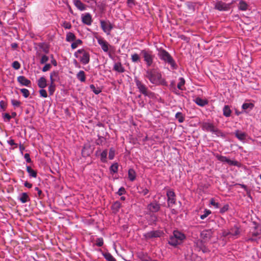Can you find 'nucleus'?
Here are the masks:
<instances>
[{
  "instance_id": "obj_48",
  "label": "nucleus",
  "mask_w": 261,
  "mask_h": 261,
  "mask_svg": "<svg viewBox=\"0 0 261 261\" xmlns=\"http://www.w3.org/2000/svg\"><path fill=\"white\" fill-rule=\"evenodd\" d=\"M96 245L98 247H101L103 244V240L102 238H97L96 240Z\"/></svg>"
},
{
  "instance_id": "obj_35",
  "label": "nucleus",
  "mask_w": 261,
  "mask_h": 261,
  "mask_svg": "<svg viewBox=\"0 0 261 261\" xmlns=\"http://www.w3.org/2000/svg\"><path fill=\"white\" fill-rule=\"evenodd\" d=\"M131 59L133 62L138 63L140 62V57L138 54L135 53L131 56Z\"/></svg>"
},
{
  "instance_id": "obj_30",
  "label": "nucleus",
  "mask_w": 261,
  "mask_h": 261,
  "mask_svg": "<svg viewBox=\"0 0 261 261\" xmlns=\"http://www.w3.org/2000/svg\"><path fill=\"white\" fill-rule=\"evenodd\" d=\"M128 178L132 181H134L136 178V172L133 169H130L128 172Z\"/></svg>"
},
{
  "instance_id": "obj_46",
  "label": "nucleus",
  "mask_w": 261,
  "mask_h": 261,
  "mask_svg": "<svg viewBox=\"0 0 261 261\" xmlns=\"http://www.w3.org/2000/svg\"><path fill=\"white\" fill-rule=\"evenodd\" d=\"M55 84H49L48 91L50 95H53L55 91Z\"/></svg>"
},
{
  "instance_id": "obj_51",
  "label": "nucleus",
  "mask_w": 261,
  "mask_h": 261,
  "mask_svg": "<svg viewBox=\"0 0 261 261\" xmlns=\"http://www.w3.org/2000/svg\"><path fill=\"white\" fill-rule=\"evenodd\" d=\"M115 156V150L113 148H111L110 149L109 153V158L110 160H113Z\"/></svg>"
},
{
  "instance_id": "obj_29",
  "label": "nucleus",
  "mask_w": 261,
  "mask_h": 261,
  "mask_svg": "<svg viewBox=\"0 0 261 261\" xmlns=\"http://www.w3.org/2000/svg\"><path fill=\"white\" fill-rule=\"evenodd\" d=\"M114 69L115 70L120 73H123L124 72V69L120 63H116L114 65Z\"/></svg>"
},
{
  "instance_id": "obj_49",
  "label": "nucleus",
  "mask_w": 261,
  "mask_h": 261,
  "mask_svg": "<svg viewBox=\"0 0 261 261\" xmlns=\"http://www.w3.org/2000/svg\"><path fill=\"white\" fill-rule=\"evenodd\" d=\"M175 203V199L174 197L168 198V204L169 206L172 207Z\"/></svg>"
},
{
  "instance_id": "obj_26",
  "label": "nucleus",
  "mask_w": 261,
  "mask_h": 261,
  "mask_svg": "<svg viewBox=\"0 0 261 261\" xmlns=\"http://www.w3.org/2000/svg\"><path fill=\"white\" fill-rule=\"evenodd\" d=\"M195 102L197 105L201 107H203L207 103L206 100L202 99L200 97H197L195 99Z\"/></svg>"
},
{
  "instance_id": "obj_55",
  "label": "nucleus",
  "mask_w": 261,
  "mask_h": 261,
  "mask_svg": "<svg viewBox=\"0 0 261 261\" xmlns=\"http://www.w3.org/2000/svg\"><path fill=\"white\" fill-rule=\"evenodd\" d=\"M40 95L41 97L46 98L47 97V94L45 90L42 89L39 91Z\"/></svg>"
},
{
  "instance_id": "obj_42",
  "label": "nucleus",
  "mask_w": 261,
  "mask_h": 261,
  "mask_svg": "<svg viewBox=\"0 0 261 261\" xmlns=\"http://www.w3.org/2000/svg\"><path fill=\"white\" fill-rule=\"evenodd\" d=\"M211 213V211L209 210H205L204 212V214L200 215V219L202 220L204 219L205 218H206Z\"/></svg>"
},
{
  "instance_id": "obj_38",
  "label": "nucleus",
  "mask_w": 261,
  "mask_h": 261,
  "mask_svg": "<svg viewBox=\"0 0 261 261\" xmlns=\"http://www.w3.org/2000/svg\"><path fill=\"white\" fill-rule=\"evenodd\" d=\"M138 190L139 191V192L143 194V195H147L149 192L147 188H143L142 187H138Z\"/></svg>"
},
{
  "instance_id": "obj_41",
  "label": "nucleus",
  "mask_w": 261,
  "mask_h": 261,
  "mask_svg": "<svg viewBox=\"0 0 261 261\" xmlns=\"http://www.w3.org/2000/svg\"><path fill=\"white\" fill-rule=\"evenodd\" d=\"M107 154H108L107 150H105L101 153L100 157H101V160L102 162H105L106 161Z\"/></svg>"
},
{
  "instance_id": "obj_6",
  "label": "nucleus",
  "mask_w": 261,
  "mask_h": 261,
  "mask_svg": "<svg viewBox=\"0 0 261 261\" xmlns=\"http://www.w3.org/2000/svg\"><path fill=\"white\" fill-rule=\"evenodd\" d=\"M202 127L204 130L214 133L218 136L222 134V132L211 123L203 122L202 124Z\"/></svg>"
},
{
  "instance_id": "obj_63",
  "label": "nucleus",
  "mask_w": 261,
  "mask_h": 261,
  "mask_svg": "<svg viewBox=\"0 0 261 261\" xmlns=\"http://www.w3.org/2000/svg\"><path fill=\"white\" fill-rule=\"evenodd\" d=\"M86 52L84 49H79L77 51H76L74 54V56L76 58L78 57L77 54H82V55L84 54V53Z\"/></svg>"
},
{
  "instance_id": "obj_27",
  "label": "nucleus",
  "mask_w": 261,
  "mask_h": 261,
  "mask_svg": "<svg viewBox=\"0 0 261 261\" xmlns=\"http://www.w3.org/2000/svg\"><path fill=\"white\" fill-rule=\"evenodd\" d=\"M231 113V110L229 107L227 105H225L223 109V114L225 117H229Z\"/></svg>"
},
{
  "instance_id": "obj_11",
  "label": "nucleus",
  "mask_w": 261,
  "mask_h": 261,
  "mask_svg": "<svg viewBox=\"0 0 261 261\" xmlns=\"http://www.w3.org/2000/svg\"><path fill=\"white\" fill-rule=\"evenodd\" d=\"M216 158L219 161L226 163L229 165H237L238 163L237 161H231L227 157L220 155H217Z\"/></svg>"
},
{
  "instance_id": "obj_18",
  "label": "nucleus",
  "mask_w": 261,
  "mask_h": 261,
  "mask_svg": "<svg viewBox=\"0 0 261 261\" xmlns=\"http://www.w3.org/2000/svg\"><path fill=\"white\" fill-rule=\"evenodd\" d=\"M235 136L240 141H244L247 136L246 133L240 131L239 130H237L234 132Z\"/></svg>"
},
{
  "instance_id": "obj_17",
  "label": "nucleus",
  "mask_w": 261,
  "mask_h": 261,
  "mask_svg": "<svg viewBox=\"0 0 261 261\" xmlns=\"http://www.w3.org/2000/svg\"><path fill=\"white\" fill-rule=\"evenodd\" d=\"M213 232L211 229L204 230L201 232V237L205 240L210 239L212 237Z\"/></svg>"
},
{
  "instance_id": "obj_59",
  "label": "nucleus",
  "mask_w": 261,
  "mask_h": 261,
  "mask_svg": "<svg viewBox=\"0 0 261 261\" xmlns=\"http://www.w3.org/2000/svg\"><path fill=\"white\" fill-rule=\"evenodd\" d=\"M229 205L228 204L224 205L220 210V212L222 213H225L228 211Z\"/></svg>"
},
{
  "instance_id": "obj_44",
  "label": "nucleus",
  "mask_w": 261,
  "mask_h": 261,
  "mask_svg": "<svg viewBox=\"0 0 261 261\" xmlns=\"http://www.w3.org/2000/svg\"><path fill=\"white\" fill-rule=\"evenodd\" d=\"M118 165L117 163L113 164L110 167V170L116 173L118 171Z\"/></svg>"
},
{
  "instance_id": "obj_13",
  "label": "nucleus",
  "mask_w": 261,
  "mask_h": 261,
  "mask_svg": "<svg viewBox=\"0 0 261 261\" xmlns=\"http://www.w3.org/2000/svg\"><path fill=\"white\" fill-rule=\"evenodd\" d=\"M97 42L98 44L100 45L103 51H108L109 46H110V45L109 44L107 41H106L104 39L102 38H99L97 39Z\"/></svg>"
},
{
  "instance_id": "obj_40",
  "label": "nucleus",
  "mask_w": 261,
  "mask_h": 261,
  "mask_svg": "<svg viewBox=\"0 0 261 261\" xmlns=\"http://www.w3.org/2000/svg\"><path fill=\"white\" fill-rule=\"evenodd\" d=\"M90 88L91 90L95 94H98L101 92V90H100L98 88H96L95 86L94 85H90Z\"/></svg>"
},
{
  "instance_id": "obj_61",
  "label": "nucleus",
  "mask_w": 261,
  "mask_h": 261,
  "mask_svg": "<svg viewBox=\"0 0 261 261\" xmlns=\"http://www.w3.org/2000/svg\"><path fill=\"white\" fill-rule=\"evenodd\" d=\"M125 193V190L124 189V188L123 187H121L118 191L117 192V194L121 196V195H122L123 194H124V193Z\"/></svg>"
},
{
  "instance_id": "obj_14",
  "label": "nucleus",
  "mask_w": 261,
  "mask_h": 261,
  "mask_svg": "<svg viewBox=\"0 0 261 261\" xmlns=\"http://www.w3.org/2000/svg\"><path fill=\"white\" fill-rule=\"evenodd\" d=\"M148 209L152 213L158 212L160 209V205L156 202H152L148 205Z\"/></svg>"
},
{
  "instance_id": "obj_2",
  "label": "nucleus",
  "mask_w": 261,
  "mask_h": 261,
  "mask_svg": "<svg viewBox=\"0 0 261 261\" xmlns=\"http://www.w3.org/2000/svg\"><path fill=\"white\" fill-rule=\"evenodd\" d=\"M158 56L159 58L164 62L170 65L172 69H176L177 65L170 54L163 48H157Z\"/></svg>"
},
{
  "instance_id": "obj_16",
  "label": "nucleus",
  "mask_w": 261,
  "mask_h": 261,
  "mask_svg": "<svg viewBox=\"0 0 261 261\" xmlns=\"http://www.w3.org/2000/svg\"><path fill=\"white\" fill-rule=\"evenodd\" d=\"M17 81L22 85L29 86L31 82L24 76L21 75L17 77Z\"/></svg>"
},
{
  "instance_id": "obj_62",
  "label": "nucleus",
  "mask_w": 261,
  "mask_h": 261,
  "mask_svg": "<svg viewBox=\"0 0 261 261\" xmlns=\"http://www.w3.org/2000/svg\"><path fill=\"white\" fill-rule=\"evenodd\" d=\"M210 203L215 206V208H218L219 207V203L218 202H216L215 200L214 199H211Z\"/></svg>"
},
{
  "instance_id": "obj_23",
  "label": "nucleus",
  "mask_w": 261,
  "mask_h": 261,
  "mask_svg": "<svg viewBox=\"0 0 261 261\" xmlns=\"http://www.w3.org/2000/svg\"><path fill=\"white\" fill-rule=\"evenodd\" d=\"M19 200L21 203H24L28 201H29L30 200V198H29V196L27 193H22L21 194Z\"/></svg>"
},
{
  "instance_id": "obj_64",
  "label": "nucleus",
  "mask_w": 261,
  "mask_h": 261,
  "mask_svg": "<svg viewBox=\"0 0 261 261\" xmlns=\"http://www.w3.org/2000/svg\"><path fill=\"white\" fill-rule=\"evenodd\" d=\"M24 159H25L27 162L30 163L31 162V159L30 156V154L29 153H25L24 154Z\"/></svg>"
},
{
  "instance_id": "obj_3",
  "label": "nucleus",
  "mask_w": 261,
  "mask_h": 261,
  "mask_svg": "<svg viewBox=\"0 0 261 261\" xmlns=\"http://www.w3.org/2000/svg\"><path fill=\"white\" fill-rule=\"evenodd\" d=\"M186 237L185 234L177 230L173 231V234L171 236L168 240V243L170 245L175 247L182 243Z\"/></svg>"
},
{
  "instance_id": "obj_20",
  "label": "nucleus",
  "mask_w": 261,
  "mask_h": 261,
  "mask_svg": "<svg viewBox=\"0 0 261 261\" xmlns=\"http://www.w3.org/2000/svg\"><path fill=\"white\" fill-rule=\"evenodd\" d=\"M81 62L84 64L86 65L90 62V54L88 52L86 51L83 54V56L80 58Z\"/></svg>"
},
{
  "instance_id": "obj_36",
  "label": "nucleus",
  "mask_w": 261,
  "mask_h": 261,
  "mask_svg": "<svg viewBox=\"0 0 261 261\" xmlns=\"http://www.w3.org/2000/svg\"><path fill=\"white\" fill-rule=\"evenodd\" d=\"M175 118L178 120L179 122L181 123L183 122L185 120V117L183 116L182 114L180 112H177L175 114Z\"/></svg>"
},
{
  "instance_id": "obj_57",
  "label": "nucleus",
  "mask_w": 261,
  "mask_h": 261,
  "mask_svg": "<svg viewBox=\"0 0 261 261\" xmlns=\"http://www.w3.org/2000/svg\"><path fill=\"white\" fill-rule=\"evenodd\" d=\"M11 103L13 106L17 107H19V106L21 104V102L19 101L15 100V99L12 100Z\"/></svg>"
},
{
  "instance_id": "obj_19",
  "label": "nucleus",
  "mask_w": 261,
  "mask_h": 261,
  "mask_svg": "<svg viewBox=\"0 0 261 261\" xmlns=\"http://www.w3.org/2000/svg\"><path fill=\"white\" fill-rule=\"evenodd\" d=\"M230 233L231 237L237 238L240 233V228L238 226L234 225L230 229Z\"/></svg>"
},
{
  "instance_id": "obj_8",
  "label": "nucleus",
  "mask_w": 261,
  "mask_h": 261,
  "mask_svg": "<svg viewBox=\"0 0 261 261\" xmlns=\"http://www.w3.org/2000/svg\"><path fill=\"white\" fill-rule=\"evenodd\" d=\"M100 27L103 31L109 35L113 28L112 24L109 21L100 20Z\"/></svg>"
},
{
  "instance_id": "obj_12",
  "label": "nucleus",
  "mask_w": 261,
  "mask_h": 261,
  "mask_svg": "<svg viewBox=\"0 0 261 261\" xmlns=\"http://www.w3.org/2000/svg\"><path fill=\"white\" fill-rule=\"evenodd\" d=\"M82 21L83 23L90 25L92 22V16L89 13H87L82 15Z\"/></svg>"
},
{
  "instance_id": "obj_37",
  "label": "nucleus",
  "mask_w": 261,
  "mask_h": 261,
  "mask_svg": "<svg viewBox=\"0 0 261 261\" xmlns=\"http://www.w3.org/2000/svg\"><path fill=\"white\" fill-rule=\"evenodd\" d=\"M179 82L177 84V88L181 90H183L182 87L185 84V80L183 77L179 78Z\"/></svg>"
},
{
  "instance_id": "obj_24",
  "label": "nucleus",
  "mask_w": 261,
  "mask_h": 261,
  "mask_svg": "<svg viewBox=\"0 0 261 261\" xmlns=\"http://www.w3.org/2000/svg\"><path fill=\"white\" fill-rule=\"evenodd\" d=\"M121 206V204L120 202L117 201L115 202L112 205V209L113 210V212L115 213H117L120 208Z\"/></svg>"
},
{
  "instance_id": "obj_22",
  "label": "nucleus",
  "mask_w": 261,
  "mask_h": 261,
  "mask_svg": "<svg viewBox=\"0 0 261 261\" xmlns=\"http://www.w3.org/2000/svg\"><path fill=\"white\" fill-rule=\"evenodd\" d=\"M248 8V4L243 0H240L239 9L241 11H246Z\"/></svg>"
},
{
  "instance_id": "obj_33",
  "label": "nucleus",
  "mask_w": 261,
  "mask_h": 261,
  "mask_svg": "<svg viewBox=\"0 0 261 261\" xmlns=\"http://www.w3.org/2000/svg\"><path fill=\"white\" fill-rule=\"evenodd\" d=\"M66 40L68 42L73 41L75 40V36L73 33L69 32L66 35Z\"/></svg>"
},
{
  "instance_id": "obj_52",
  "label": "nucleus",
  "mask_w": 261,
  "mask_h": 261,
  "mask_svg": "<svg viewBox=\"0 0 261 261\" xmlns=\"http://www.w3.org/2000/svg\"><path fill=\"white\" fill-rule=\"evenodd\" d=\"M48 59L49 58L47 56L43 55L42 56L40 62L41 64H43L47 62L48 61Z\"/></svg>"
},
{
  "instance_id": "obj_1",
  "label": "nucleus",
  "mask_w": 261,
  "mask_h": 261,
  "mask_svg": "<svg viewBox=\"0 0 261 261\" xmlns=\"http://www.w3.org/2000/svg\"><path fill=\"white\" fill-rule=\"evenodd\" d=\"M144 76L154 85L166 86L167 85V82L162 77V73L158 68L148 69Z\"/></svg>"
},
{
  "instance_id": "obj_45",
  "label": "nucleus",
  "mask_w": 261,
  "mask_h": 261,
  "mask_svg": "<svg viewBox=\"0 0 261 261\" xmlns=\"http://www.w3.org/2000/svg\"><path fill=\"white\" fill-rule=\"evenodd\" d=\"M35 190L37 192L38 198L42 199L44 196V195L42 193V191L38 187H36Z\"/></svg>"
},
{
  "instance_id": "obj_31",
  "label": "nucleus",
  "mask_w": 261,
  "mask_h": 261,
  "mask_svg": "<svg viewBox=\"0 0 261 261\" xmlns=\"http://www.w3.org/2000/svg\"><path fill=\"white\" fill-rule=\"evenodd\" d=\"M104 257L108 261H117L116 259L109 252H106L103 254Z\"/></svg>"
},
{
  "instance_id": "obj_56",
  "label": "nucleus",
  "mask_w": 261,
  "mask_h": 261,
  "mask_svg": "<svg viewBox=\"0 0 261 261\" xmlns=\"http://www.w3.org/2000/svg\"><path fill=\"white\" fill-rule=\"evenodd\" d=\"M167 196L168 197V198H173V197H175V193L173 191L170 190V191H169L167 192Z\"/></svg>"
},
{
  "instance_id": "obj_54",
  "label": "nucleus",
  "mask_w": 261,
  "mask_h": 261,
  "mask_svg": "<svg viewBox=\"0 0 261 261\" xmlns=\"http://www.w3.org/2000/svg\"><path fill=\"white\" fill-rule=\"evenodd\" d=\"M50 75L57 80L59 79V73L57 71H53L50 73Z\"/></svg>"
},
{
  "instance_id": "obj_53",
  "label": "nucleus",
  "mask_w": 261,
  "mask_h": 261,
  "mask_svg": "<svg viewBox=\"0 0 261 261\" xmlns=\"http://www.w3.org/2000/svg\"><path fill=\"white\" fill-rule=\"evenodd\" d=\"M3 118L6 122H9L11 119V116L8 113H5L3 115Z\"/></svg>"
},
{
  "instance_id": "obj_21",
  "label": "nucleus",
  "mask_w": 261,
  "mask_h": 261,
  "mask_svg": "<svg viewBox=\"0 0 261 261\" xmlns=\"http://www.w3.org/2000/svg\"><path fill=\"white\" fill-rule=\"evenodd\" d=\"M38 86L41 89H44L47 86V82L46 79L42 76L41 77L37 82Z\"/></svg>"
},
{
  "instance_id": "obj_10",
  "label": "nucleus",
  "mask_w": 261,
  "mask_h": 261,
  "mask_svg": "<svg viewBox=\"0 0 261 261\" xmlns=\"http://www.w3.org/2000/svg\"><path fill=\"white\" fill-rule=\"evenodd\" d=\"M261 235V228L259 229L256 228H254L253 231L250 232L251 237L248 239V241L254 242L257 240V237L259 238V236Z\"/></svg>"
},
{
  "instance_id": "obj_15",
  "label": "nucleus",
  "mask_w": 261,
  "mask_h": 261,
  "mask_svg": "<svg viewBox=\"0 0 261 261\" xmlns=\"http://www.w3.org/2000/svg\"><path fill=\"white\" fill-rule=\"evenodd\" d=\"M73 3L76 8L81 11H84L86 9V6L80 0H73Z\"/></svg>"
},
{
  "instance_id": "obj_28",
  "label": "nucleus",
  "mask_w": 261,
  "mask_h": 261,
  "mask_svg": "<svg viewBox=\"0 0 261 261\" xmlns=\"http://www.w3.org/2000/svg\"><path fill=\"white\" fill-rule=\"evenodd\" d=\"M27 171L29 174V176L34 178H36L37 175V171L32 169L31 167L27 166Z\"/></svg>"
},
{
  "instance_id": "obj_50",
  "label": "nucleus",
  "mask_w": 261,
  "mask_h": 261,
  "mask_svg": "<svg viewBox=\"0 0 261 261\" xmlns=\"http://www.w3.org/2000/svg\"><path fill=\"white\" fill-rule=\"evenodd\" d=\"M12 66L14 69L18 70L20 68V64L18 61H15L12 63Z\"/></svg>"
},
{
  "instance_id": "obj_5",
  "label": "nucleus",
  "mask_w": 261,
  "mask_h": 261,
  "mask_svg": "<svg viewBox=\"0 0 261 261\" xmlns=\"http://www.w3.org/2000/svg\"><path fill=\"white\" fill-rule=\"evenodd\" d=\"M140 55L143 58L147 66H151L153 62L154 58V55H153L152 51L149 49H145L141 50Z\"/></svg>"
},
{
  "instance_id": "obj_43",
  "label": "nucleus",
  "mask_w": 261,
  "mask_h": 261,
  "mask_svg": "<svg viewBox=\"0 0 261 261\" xmlns=\"http://www.w3.org/2000/svg\"><path fill=\"white\" fill-rule=\"evenodd\" d=\"M21 92L22 93L23 96L25 98H27L29 97L30 95V92L27 89L22 88L20 89Z\"/></svg>"
},
{
  "instance_id": "obj_60",
  "label": "nucleus",
  "mask_w": 261,
  "mask_h": 261,
  "mask_svg": "<svg viewBox=\"0 0 261 261\" xmlns=\"http://www.w3.org/2000/svg\"><path fill=\"white\" fill-rule=\"evenodd\" d=\"M8 143L11 146H14V148L17 147V144L15 143L14 142V140L10 139L7 141Z\"/></svg>"
},
{
  "instance_id": "obj_32",
  "label": "nucleus",
  "mask_w": 261,
  "mask_h": 261,
  "mask_svg": "<svg viewBox=\"0 0 261 261\" xmlns=\"http://www.w3.org/2000/svg\"><path fill=\"white\" fill-rule=\"evenodd\" d=\"M254 107V104L252 103H244L243 104L242 108L244 110H247L249 109V110H251Z\"/></svg>"
},
{
  "instance_id": "obj_25",
  "label": "nucleus",
  "mask_w": 261,
  "mask_h": 261,
  "mask_svg": "<svg viewBox=\"0 0 261 261\" xmlns=\"http://www.w3.org/2000/svg\"><path fill=\"white\" fill-rule=\"evenodd\" d=\"M77 79L81 82H85L86 81L85 73L84 71H80L76 74Z\"/></svg>"
},
{
  "instance_id": "obj_39",
  "label": "nucleus",
  "mask_w": 261,
  "mask_h": 261,
  "mask_svg": "<svg viewBox=\"0 0 261 261\" xmlns=\"http://www.w3.org/2000/svg\"><path fill=\"white\" fill-rule=\"evenodd\" d=\"M82 44V41L80 39H77L71 44V47L72 49H75L78 46V45H81Z\"/></svg>"
},
{
  "instance_id": "obj_47",
  "label": "nucleus",
  "mask_w": 261,
  "mask_h": 261,
  "mask_svg": "<svg viewBox=\"0 0 261 261\" xmlns=\"http://www.w3.org/2000/svg\"><path fill=\"white\" fill-rule=\"evenodd\" d=\"M7 103L6 101L4 100H1L0 101V108L2 109L3 111H5L7 108Z\"/></svg>"
},
{
  "instance_id": "obj_7",
  "label": "nucleus",
  "mask_w": 261,
  "mask_h": 261,
  "mask_svg": "<svg viewBox=\"0 0 261 261\" xmlns=\"http://www.w3.org/2000/svg\"><path fill=\"white\" fill-rule=\"evenodd\" d=\"M233 1L229 4H226L222 1L217 0L214 5L215 9L220 11H227L230 9L231 5Z\"/></svg>"
},
{
  "instance_id": "obj_58",
  "label": "nucleus",
  "mask_w": 261,
  "mask_h": 261,
  "mask_svg": "<svg viewBox=\"0 0 261 261\" xmlns=\"http://www.w3.org/2000/svg\"><path fill=\"white\" fill-rule=\"evenodd\" d=\"M51 68V65L50 64H46L42 68L43 72H46L49 70Z\"/></svg>"
},
{
  "instance_id": "obj_34",
  "label": "nucleus",
  "mask_w": 261,
  "mask_h": 261,
  "mask_svg": "<svg viewBox=\"0 0 261 261\" xmlns=\"http://www.w3.org/2000/svg\"><path fill=\"white\" fill-rule=\"evenodd\" d=\"M38 46L40 48H41L44 53L45 54H48L49 52V47L48 46L43 43H39Z\"/></svg>"
},
{
  "instance_id": "obj_4",
  "label": "nucleus",
  "mask_w": 261,
  "mask_h": 261,
  "mask_svg": "<svg viewBox=\"0 0 261 261\" xmlns=\"http://www.w3.org/2000/svg\"><path fill=\"white\" fill-rule=\"evenodd\" d=\"M135 82L139 91L144 95L149 98H152L154 96V93L148 90L147 87L143 84L141 81L137 79H135Z\"/></svg>"
},
{
  "instance_id": "obj_9",
  "label": "nucleus",
  "mask_w": 261,
  "mask_h": 261,
  "mask_svg": "<svg viewBox=\"0 0 261 261\" xmlns=\"http://www.w3.org/2000/svg\"><path fill=\"white\" fill-rule=\"evenodd\" d=\"M164 234L161 230H156L148 232L144 234V237L146 239H150L152 238H160Z\"/></svg>"
}]
</instances>
